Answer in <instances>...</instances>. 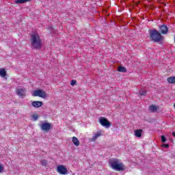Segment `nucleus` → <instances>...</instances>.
Returning a JSON list of instances; mask_svg holds the SVG:
<instances>
[{"mask_svg": "<svg viewBox=\"0 0 175 175\" xmlns=\"http://www.w3.org/2000/svg\"><path fill=\"white\" fill-rule=\"evenodd\" d=\"M33 96H39V98L46 99L47 98V94L44 90L39 89L33 92Z\"/></svg>", "mask_w": 175, "mask_h": 175, "instance_id": "nucleus-4", "label": "nucleus"}, {"mask_svg": "<svg viewBox=\"0 0 175 175\" xmlns=\"http://www.w3.org/2000/svg\"><path fill=\"white\" fill-rule=\"evenodd\" d=\"M102 136V133L100 132H98L94 133L93 137L92 138V142H95L98 137H100Z\"/></svg>", "mask_w": 175, "mask_h": 175, "instance_id": "nucleus-11", "label": "nucleus"}, {"mask_svg": "<svg viewBox=\"0 0 175 175\" xmlns=\"http://www.w3.org/2000/svg\"><path fill=\"white\" fill-rule=\"evenodd\" d=\"M76 83H77L76 80H72L71 83H70V85H75V84H76Z\"/></svg>", "mask_w": 175, "mask_h": 175, "instance_id": "nucleus-24", "label": "nucleus"}, {"mask_svg": "<svg viewBox=\"0 0 175 175\" xmlns=\"http://www.w3.org/2000/svg\"><path fill=\"white\" fill-rule=\"evenodd\" d=\"M163 147H165V148H169V144H163Z\"/></svg>", "mask_w": 175, "mask_h": 175, "instance_id": "nucleus-25", "label": "nucleus"}, {"mask_svg": "<svg viewBox=\"0 0 175 175\" xmlns=\"http://www.w3.org/2000/svg\"><path fill=\"white\" fill-rule=\"evenodd\" d=\"M159 31L162 35H165V33H167L169 29H167V26L166 25H161L160 27Z\"/></svg>", "mask_w": 175, "mask_h": 175, "instance_id": "nucleus-9", "label": "nucleus"}, {"mask_svg": "<svg viewBox=\"0 0 175 175\" xmlns=\"http://www.w3.org/2000/svg\"><path fill=\"white\" fill-rule=\"evenodd\" d=\"M109 165L113 169V170H117L118 172L125 170V165H124V163H120V161L117 159H109Z\"/></svg>", "mask_w": 175, "mask_h": 175, "instance_id": "nucleus-2", "label": "nucleus"}, {"mask_svg": "<svg viewBox=\"0 0 175 175\" xmlns=\"http://www.w3.org/2000/svg\"><path fill=\"white\" fill-rule=\"evenodd\" d=\"M139 95H140V96H146V95H147V90H141L139 91Z\"/></svg>", "mask_w": 175, "mask_h": 175, "instance_id": "nucleus-17", "label": "nucleus"}, {"mask_svg": "<svg viewBox=\"0 0 175 175\" xmlns=\"http://www.w3.org/2000/svg\"><path fill=\"white\" fill-rule=\"evenodd\" d=\"M135 135L136 136V137H142V130H136L135 131Z\"/></svg>", "mask_w": 175, "mask_h": 175, "instance_id": "nucleus-16", "label": "nucleus"}, {"mask_svg": "<svg viewBox=\"0 0 175 175\" xmlns=\"http://www.w3.org/2000/svg\"><path fill=\"white\" fill-rule=\"evenodd\" d=\"M40 129L42 131L47 132L51 129V124L49 122H44L40 125Z\"/></svg>", "mask_w": 175, "mask_h": 175, "instance_id": "nucleus-6", "label": "nucleus"}, {"mask_svg": "<svg viewBox=\"0 0 175 175\" xmlns=\"http://www.w3.org/2000/svg\"><path fill=\"white\" fill-rule=\"evenodd\" d=\"M16 94L18 96H21V98H25V89L24 88H18L16 90Z\"/></svg>", "mask_w": 175, "mask_h": 175, "instance_id": "nucleus-8", "label": "nucleus"}, {"mask_svg": "<svg viewBox=\"0 0 175 175\" xmlns=\"http://www.w3.org/2000/svg\"><path fill=\"white\" fill-rule=\"evenodd\" d=\"M31 0H16L15 3L18 5H21V3H25V2H29Z\"/></svg>", "mask_w": 175, "mask_h": 175, "instance_id": "nucleus-15", "label": "nucleus"}, {"mask_svg": "<svg viewBox=\"0 0 175 175\" xmlns=\"http://www.w3.org/2000/svg\"><path fill=\"white\" fill-rule=\"evenodd\" d=\"M32 118L34 120V121L38 120V118H39V116L38 114H34L32 116Z\"/></svg>", "mask_w": 175, "mask_h": 175, "instance_id": "nucleus-20", "label": "nucleus"}, {"mask_svg": "<svg viewBox=\"0 0 175 175\" xmlns=\"http://www.w3.org/2000/svg\"><path fill=\"white\" fill-rule=\"evenodd\" d=\"M148 32L149 38L152 42H158L162 40V35L159 31H158V30L150 29Z\"/></svg>", "mask_w": 175, "mask_h": 175, "instance_id": "nucleus-3", "label": "nucleus"}, {"mask_svg": "<svg viewBox=\"0 0 175 175\" xmlns=\"http://www.w3.org/2000/svg\"><path fill=\"white\" fill-rule=\"evenodd\" d=\"M118 70L119 72H126V68H125V67L123 66H119Z\"/></svg>", "mask_w": 175, "mask_h": 175, "instance_id": "nucleus-19", "label": "nucleus"}, {"mask_svg": "<svg viewBox=\"0 0 175 175\" xmlns=\"http://www.w3.org/2000/svg\"><path fill=\"white\" fill-rule=\"evenodd\" d=\"M99 122L103 126H105V128H110V125H111V123L106 118L103 117L100 118Z\"/></svg>", "mask_w": 175, "mask_h": 175, "instance_id": "nucleus-5", "label": "nucleus"}, {"mask_svg": "<svg viewBox=\"0 0 175 175\" xmlns=\"http://www.w3.org/2000/svg\"><path fill=\"white\" fill-rule=\"evenodd\" d=\"M5 167H3V165L0 164V173H2V172H3Z\"/></svg>", "mask_w": 175, "mask_h": 175, "instance_id": "nucleus-23", "label": "nucleus"}, {"mask_svg": "<svg viewBox=\"0 0 175 175\" xmlns=\"http://www.w3.org/2000/svg\"><path fill=\"white\" fill-rule=\"evenodd\" d=\"M57 172L59 174H66L68 173V169L64 165H58Z\"/></svg>", "mask_w": 175, "mask_h": 175, "instance_id": "nucleus-7", "label": "nucleus"}, {"mask_svg": "<svg viewBox=\"0 0 175 175\" xmlns=\"http://www.w3.org/2000/svg\"><path fill=\"white\" fill-rule=\"evenodd\" d=\"M149 110L151 113H154V111H157V110H158V107L157 105H152L149 107Z\"/></svg>", "mask_w": 175, "mask_h": 175, "instance_id": "nucleus-13", "label": "nucleus"}, {"mask_svg": "<svg viewBox=\"0 0 175 175\" xmlns=\"http://www.w3.org/2000/svg\"><path fill=\"white\" fill-rule=\"evenodd\" d=\"M41 164L42 165V166H46V165H47V160H42L41 161Z\"/></svg>", "mask_w": 175, "mask_h": 175, "instance_id": "nucleus-22", "label": "nucleus"}, {"mask_svg": "<svg viewBox=\"0 0 175 175\" xmlns=\"http://www.w3.org/2000/svg\"><path fill=\"white\" fill-rule=\"evenodd\" d=\"M30 42L31 49H36V50L42 49V40H40L39 34L36 33H31Z\"/></svg>", "mask_w": 175, "mask_h": 175, "instance_id": "nucleus-1", "label": "nucleus"}, {"mask_svg": "<svg viewBox=\"0 0 175 175\" xmlns=\"http://www.w3.org/2000/svg\"><path fill=\"white\" fill-rule=\"evenodd\" d=\"M0 76H1V77L6 76V70H5V69H0Z\"/></svg>", "mask_w": 175, "mask_h": 175, "instance_id": "nucleus-18", "label": "nucleus"}, {"mask_svg": "<svg viewBox=\"0 0 175 175\" xmlns=\"http://www.w3.org/2000/svg\"><path fill=\"white\" fill-rule=\"evenodd\" d=\"M161 142L162 143H166V137L165 135H161Z\"/></svg>", "mask_w": 175, "mask_h": 175, "instance_id": "nucleus-21", "label": "nucleus"}, {"mask_svg": "<svg viewBox=\"0 0 175 175\" xmlns=\"http://www.w3.org/2000/svg\"><path fill=\"white\" fill-rule=\"evenodd\" d=\"M172 135L175 137V133L174 132L172 133Z\"/></svg>", "mask_w": 175, "mask_h": 175, "instance_id": "nucleus-26", "label": "nucleus"}, {"mask_svg": "<svg viewBox=\"0 0 175 175\" xmlns=\"http://www.w3.org/2000/svg\"><path fill=\"white\" fill-rule=\"evenodd\" d=\"M167 81L170 83V84H174L175 83V77H170L167 79Z\"/></svg>", "mask_w": 175, "mask_h": 175, "instance_id": "nucleus-14", "label": "nucleus"}, {"mask_svg": "<svg viewBox=\"0 0 175 175\" xmlns=\"http://www.w3.org/2000/svg\"><path fill=\"white\" fill-rule=\"evenodd\" d=\"M42 105L43 103L42 101H33L31 103V106H33V107H42Z\"/></svg>", "mask_w": 175, "mask_h": 175, "instance_id": "nucleus-10", "label": "nucleus"}, {"mask_svg": "<svg viewBox=\"0 0 175 175\" xmlns=\"http://www.w3.org/2000/svg\"><path fill=\"white\" fill-rule=\"evenodd\" d=\"M72 143L76 146V147H79L80 146V141L76 137H72Z\"/></svg>", "mask_w": 175, "mask_h": 175, "instance_id": "nucleus-12", "label": "nucleus"}]
</instances>
